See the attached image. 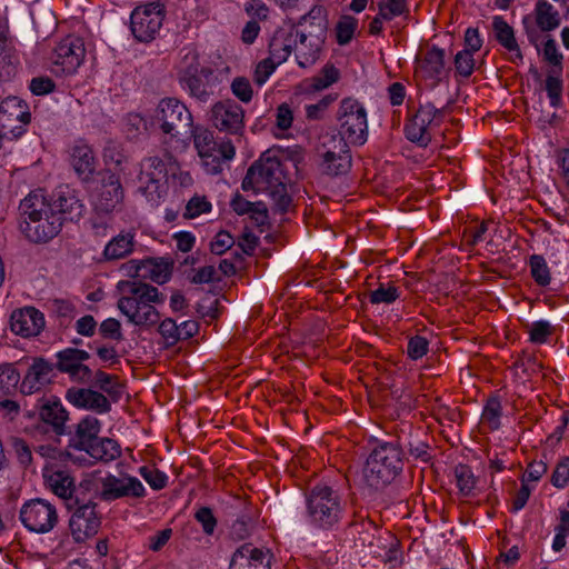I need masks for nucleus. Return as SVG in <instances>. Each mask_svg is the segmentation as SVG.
Listing matches in <instances>:
<instances>
[{
	"label": "nucleus",
	"instance_id": "1",
	"mask_svg": "<svg viewBox=\"0 0 569 569\" xmlns=\"http://www.w3.org/2000/svg\"><path fill=\"white\" fill-rule=\"evenodd\" d=\"M151 128L176 142H211L212 132L202 124H194L187 106L176 98L161 99L154 110Z\"/></svg>",
	"mask_w": 569,
	"mask_h": 569
},
{
	"label": "nucleus",
	"instance_id": "2",
	"mask_svg": "<svg viewBox=\"0 0 569 569\" xmlns=\"http://www.w3.org/2000/svg\"><path fill=\"white\" fill-rule=\"evenodd\" d=\"M271 150L264 152L247 171L241 187L244 191H252L254 194H267L278 208L286 212L291 204V197L288 193L287 177L281 162L268 156Z\"/></svg>",
	"mask_w": 569,
	"mask_h": 569
},
{
	"label": "nucleus",
	"instance_id": "3",
	"mask_svg": "<svg viewBox=\"0 0 569 569\" xmlns=\"http://www.w3.org/2000/svg\"><path fill=\"white\" fill-rule=\"evenodd\" d=\"M346 506L338 490L327 485H317L306 496L303 522L312 531L337 530L345 518Z\"/></svg>",
	"mask_w": 569,
	"mask_h": 569
},
{
	"label": "nucleus",
	"instance_id": "4",
	"mask_svg": "<svg viewBox=\"0 0 569 569\" xmlns=\"http://www.w3.org/2000/svg\"><path fill=\"white\" fill-rule=\"evenodd\" d=\"M403 470V451L399 442L380 441L370 451L361 471L363 486L370 492L383 490Z\"/></svg>",
	"mask_w": 569,
	"mask_h": 569
},
{
	"label": "nucleus",
	"instance_id": "5",
	"mask_svg": "<svg viewBox=\"0 0 569 569\" xmlns=\"http://www.w3.org/2000/svg\"><path fill=\"white\" fill-rule=\"evenodd\" d=\"M19 208L24 218L21 231L30 241L47 242L60 232V216L50 206L42 189L31 191L21 200Z\"/></svg>",
	"mask_w": 569,
	"mask_h": 569
},
{
	"label": "nucleus",
	"instance_id": "6",
	"mask_svg": "<svg viewBox=\"0 0 569 569\" xmlns=\"http://www.w3.org/2000/svg\"><path fill=\"white\" fill-rule=\"evenodd\" d=\"M117 288L124 292L118 300L120 312L134 326H152L160 315L154 305L163 303L166 297L158 288L141 281H119Z\"/></svg>",
	"mask_w": 569,
	"mask_h": 569
},
{
	"label": "nucleus",
	"instance_id": "7",
	"mask_svg": "<svg viewBox=\"0 0 569 569\" xmlns=\"http://www.w3.org/2000/svg\"><path fill=\"white\" fill-rule=\"evenodd\" d=\"M339 137L342 142H367L368 112L362 102L352 97L343 98L337 110Z\"/></svg>",
	"mask_w": 569,
	"mask_h": 569
},
{
	"label": "nucleus",
	"instance_id": "8",
	"mask_svg": "<svg viewBox=\"0 0 569 569\" xmlns=\"http://www.w3.org/2000/svg\"><path fill=\"white\" fill-rule=\"evenodd\" d=\"M168 171L159 157H149L140 162L138 190L152 207H158L167 194Z\"/></svg>",
	"mask_w": 569,
	"mask_h": 569
},
{
	"label": "nucleus",
	"instance_id": "9",
	"mask_svg": "<svg viewBox=\"0 0 569 569\" xmlns=\"http://www.w3.org/2000/svg\"><path fill=\"white\" fill-rule=\"evenodd\" d=\"M166 16L161 1H151L137 7L131 13V32L141 42H149L159 33Z\"/></svg>",
	"mask_w": 569,
	"mask_h": 569
},
{
	"label": "nucleus",
	"instance_id": "10",
	"mask_svg": "<svg viewBox=\"0 0 569 569\" xmlns=\"http://www.w3.org/2000/svg\"><path fill=\"white\" fill-rule=\"evenodd\" d=\"M19 518L23 527L34 533L50 532L58 522L56 507L40 498L26 501L20 508Z\"/></svg>",
	"mask_w": 569,
	"mask_h": 569
},
{
	"label": "nucleus",
	"instance_id": "11",
	"mask_svg": "<svg viewBox=\"0 0 569 569\" xmlns=\"http://www.w3.org/2000/svg\"><path fill=\"white\" fill-rule=\"evenodd\" d=\"M99 496L102 501H114L123 498L141 499L147 496V489L143 483L134 476L122 473L116 476L107 472L100 479Z\"/></svg>",
	"mask_w": 569,
	"mask_h": 569
},
{
	"label": "nucleus",
	"instance_id": "12",
	"mask_svg": "<svg viewBox=\"0 0 569 569\" xmlns=\"http://www.w3.org/2000/svg\"><path fill=\"white\" fill-rule=\"evenodd\" d=\"M86 46L81 37L69 34L62 38L54 48L52 63L54 72L61 74H73L83 63Z\"/></svg>",
	"mask_w": 569,
	"mask_h": 569
},
{
	"label": "nucleus",
	"instance_id": "13",
	"mask_svg": "<svg viewBox=\"0 0 569 569\" xmlns=\"http://www.w3.org/2000/svg\"><path fill=\"white\" fill-rule=\"evenodd\" d=\"M101 525L94 502L79 505L71 515L69 527L76 542H84L97 535Z\"/></svg>",
	"mask_w": 569,
	"mask_h": 569
},
{
	"label": "nucleus",
	"instance_id": "14",
	"mask_svg": "<svg viewBox=\"0 0 569 569\" xmlns=\"http://www.w3.org/2000/svg\"><path fill=\"white\" fill-rule=\"evenodd\" d=\"M101 422L93 416H86L77 425L74 433L69 439L67 455L71 461H84L82 451L99 439Z\"/></svg>",
	"mask_w": 569,
	"mask_h": 569
},
{
	"label": "nucleus",
	"instance_id": "15",
	"mask_svg": "<svg viewBox=\"0 0 569 569\" xmlns=\"http://www.w3.org/2000/svg\"><path fill=\"white\" fill-rule=\"evenodd\" d=\"M124 199V191L120 179L109 173L102 179L101 186L93 197V211L113 213L118 211Z\"/></svg>",
	"mask_w": 569,
	"mask_h": 569
},
{
	"label": "nucleus",
	"instance_id": "16",
	"mask_svg": "<svg viewBox=\"0 0 569 569\" xmlns=\"http://www.w3.org/2000/svg\"><path fill=\"white\" fill-rule=\"evenodd\" d=\"M211 121L220 131L237 133L243 127V110L232 101H219L211 108Z\"/></svg>",
	"mask_w": 569,
	"mask_h": 569
},
{
	"label": "nucleus",
	"instance_id": "17",
	"mask_svg": "<svg viewBox=\"0 0 569 569\" xmlns=\"http://www.w3.org/2000/svg\"><path fill=\"white\" fill-rule=\"evenodd\" d=\"M440 114V110L431 103H426L419 108L417 113L406 126V136L410 142L430 141L429 130Z\"/></svg>",
	"mask_w": 569,
	"mask_h": 569
},
{
	"label": "nucleus",
	"instance_id": "18",
	"mask_svg": "<svg viewBox=\"0 0 569 569\" xmlns=\"http://www.w3.org/2000/svg\"><path fill=\"white\" fill-rule=\"evenodd\" d=\"M201 159L202 167L208 174L222 171V166L233 159L234 144H194Z\"/></svg>",
	"mask_w": 569,
	"mask_h": 569
},
{
	"label": "nucleus",
	"instance_id": "19",
	"mask_svg": "<svg viewBox=\"0 0 569 569\" xmlns=\"http://www.w3.org/2000/svg\"><path fill=\"white\" fill-rule=\"evenodd\" d=\"M323 42L325 36L322 32L319 34L305 33L298 29V37L293 44L298 66L308 68L315 64L320 57Z\"/></svg>",
	"mask_w": 569,
	"mask_h": 569
},
{
	"label": "nucleus",
	"instance_id": "20",
	"mask_svg": "<svg viewBox=\"0 0 569 569\" xmlns=\"http://www.w3.org/2000/svg\"><path fill=\"white\" fill-rule=\"evenodd\" d=\"M11 330L21 337H33L44 327V317L34 307L14 310L10 318Z\"/></svg>",
	"mask_w": 569,
	"mask_h": 569
},
{
	"label": "nucleus",
	"instance_id": "21",
	"mask_svg": "<svg viewBox=\"0 0 569 569\" xmlns=\"http://www.w3.org/2000/svg\"><path fill=\"white\" fill-rule=\"evenodd\" d=\"M67 400L79 409L91 410L103 415L111 410V403L108 398L92 389L71 388L66 393Z\"/></svg>",
	"mask_w": 569,
	"mask_h": 569
},
{
	"label": "nucleus",
	"instance_id": "22",
	"mask_svg": "<svg viewBox=\"0 0 569 569\" xmlns=\"http://www.w3.org/2000/svg\"><path fill=\"white\" fill-rule=\"evenodd\" d=\"M50 206L56 210L60 216V221L63 224V221H77L79 220L84 212V204L79 199L77 193L69 189H60L52 199H49Z\"/></svg>",
	"mask_w": 569,
	"mask_h": 569
},
{
	"label": "nucleus",
	"instance_id": "23",
	"mask_svg": "<svg viewBox=\"0 0 569 569\" xmlns=\"http://www.w3.org/2000/svg\"><path fill=\"white\" fill-rule=\"evenodd\" d=\"M121 446L111 438H99L82 451L84 461H77L80 465H94L96 462L110 463L121 456Z\"/></svg>",
	"mask_w": 569,
	"mask_h": 569
},
{
	"label": "nucleus",
	"instance_id": "24",
	"mask_svg": "<svg viewBox=\"0 0 569 569\" xmlns=\"http://www.w3.org/2000/svg\"><path fill=\"white\" fill-rule=\"evenodd\" d=\"M352 154L349 144H333L322 156L320 168L327 176L337 177L349 172Z\"/></svg>",
	"mask_w": 569,
	"mask_h": 569
},
{
	"label": "nucleus",
	"instance_id": "25",
	"mask_svg": "<svg viewBox=\"0 0 569 569\" xmlns=\"http://www.w3.org/2000/svg\"><path fill=\"white\" fill-rule=\"evenodd\" d=\"M46 486L59 498L70 499L74 492V478L70 471L48 463L42 471Z\"/></svg>",
	"mask_w": 569,
	"mask_h": 569
},
{
	"label": "nucleus",
	"instance_id": "26",
	"mask_svg": "<svg viewBox=\"0 0 569 569\" xmlns=\"http://www.w3.org/2000/svg\"><path fill=\"white\" fill-rule=\"evenodd\" d=\"M53 366L43 358H37L29 367L24 378L22 379L20 390L24 395H32L40 391L50 382Z\"/></svg>",
	"mask_w": 569,
	"mask_h": 569
},
{
	"label": "nucleus",
	"instance_id": "27",
	"mask_svg": "<svg viewBox=\"0 0 569 569\" xmlns=\"http://www.w3.org/2000/svg\"><path fill=\"white\" fill-rule=\"evenodd\" d=\"M297 37L298 28L295 26L279 28L270 40L268 58L278 64L287 61L293 50Z\"/></svg>",
	"mask_w": 569,
	"mask_h": 569
},
{
	"label": "nucleus",
	"instance_id": "28",
	"mask_svg": "<svg viewBox=\"0 0 569 569\" xmlns=\"http://www.w3.org/2000/svg\"><path fill=\"white\" fill-rule=\"evenodd\" d=\"M229 569H270L268 552L246 543L233 553Z\"/></svg>",
	"mask_w": 569,
	"mask_h": 569
},
{
	"label": "nucleus",
	"instance_id": "29",
	"mask_svg": "<svg viewBox=\"0 0 569 569\" xmlns=\"http://www.w3.org/2000/svg\"><path fill=\"white\" fill-rule=\"evenodd\" d=\"M419 71L426 79L440 80L445 73V50L436 46L427 50L419 62Z\"/></svg>",
	"mask_w": 569,
	"mask_h": 569
},
{
	"label": "nucleus",
	"instance_id": "30",
	"mask_svg": "<svg viewBox=\"0 0 569 569\" xmlns=\"http://www.w3.org/2000/svg\"><path fill=\"white\" fill-rule=\"evenodd\" d=\"M71 163L82 180H88L96 170V158L89 144H76L71 154Z\"/></svg>",
	"mask_w": 569,
	"mask_h": 569
},
{
	"label": "nucleus",
	"instance_id": "31",
	"mask_svg": "<svg viewBox=\"0 0 569 569\" xmlns=\"http://www.w3.org/2000/svg\"><path fill=\"white\" fill-rule=\"evenodd\" d=\"M41 420L50 425L58 435L63 433L68 420V412L59 400L47 401L40 408Z\"/></svg>",
	"mask_w": 569,
	"mask_h": 569
},
{
	"label": "nucleus",
	"instance_id": "32",
	"mask_svg": "<svg viewBox=\"0 0 569 569\" xmlns=\"http://www.w3.org/2000/svg\"><path fill=\"white\" fill-rule=\"evenodd\" d=\"M180 83L189 94L201 102H207L210 98V90L207 83L197 74V68H188L180 76Z\"/></svg>",
	"mask_w": 569,
	"mask_h": 569
},
{
	"label": "nucleus",
	"instance_id": "33",
	"mask_svg": "<svg viewBox=\"0 0 569 569\" xmlns=\"http://www.w3.org/2000/svg\"><path fill=\"white\" fill-rule=\"evenodd\" d=\"M133 246L134 234L131 232H121L106 244L103 256L107 260L122 259L132 252Z\"/></svg>",
	"mask_w": 569,
	"mask_h": 569
},
{
	"label": "nucleus",
	"instance_id": "34",
	"mask_svg": "<svg viewBox=\"0 0 569 569\" xmlns=\"http://www.w3.org/2000/svg\"><path fill=\"white\" fill-rule=\"evenodd\" d=\"M230 206L239 216L249 214L257 224H262L268 218L267 209L262 202H251L239 193L232 198Z\"/></svg>",
	"mask_w": 569,
	"mask_h": 569
},
{
	"label": "nucleus",
	"instance_id": "35",
	"mask_svg": "<svg viewBox=\"0 0 569 569\" xmlns=\"http://www.w3.org/2000/svg\"><path fill=\"white\" fill-rule=\"evenodd\" d=\"M493 31L498 42L508 51L516 53L518 59H522L520 48L515 38L513 29L502 17H495L492 21Z\"/></svg>",
	"mask_w": 569,
	"mask_h": 569
},
{
	"label": "nucleus",
	"instance_id": "36",
	"mask_svg": "<svg viewBox=\"0 0 569 569\" xmlns=\"http://www.w3.org/2000/svg\"><path fill=\"white\" fill-rule=\"evenodd\" d=\"M537 26L542 31H551L560 26V14L547 0H538L535 8Z\"/></svg>",
	"mask_w": 569,
	"mask_h": 569
},
{
	"label": "nucleus",
	"instance_id": "37",
	"mask_svg": "<svg viewBox=\"0 0 569 569\" xmlns=\"http://www.w3.org/2000/svg\"><path fill=\"white\" fill-rule=\"evenodd\" d=\"M57 368L61 372L71 373L81 362L90 358L89 352L77 348H66L56 355Z\"/></svg>",
	"mask_w": 569,
	"mask_h": 569
},
{
	"label": "nucleus",
	"instance_id": "38",
	"mask_svg": "<svg viewBox=\"0 0 569 569\" xmlns=\"http://www.w3.org/2000/svg\"><path fill=\"white\" fill-rule=\"evenodd\" d=\"M340 79V71L330 63L321 69L320 73L309 80V92H319L337 83Z\"/></svg>",
	"mask_w": 569,
	"mask_h": 569
},
{
	"label": "nucleus",
	"instance_id": "39",
	"mask_svg": "<svg viewBox=\"0 0 569 569\" xmlns=\"http://www.w3.org/2000/svg\"><path fill=\"white\" fill-rule=\"evenodd\" d=\"M502 406L498 396H491L487 399L481 418L488 425L490 430L496 431L501 428Z\"/></svg>",
	"mask_w": 569,
	"mask_h": 569
},
{
	"label": "nucleus",
	"instance_id": "40",
	"mask_svg": "<svg viewBox=\"0 0 569 569\" xmlns=\"http://www.w3.org/2000/svg\"><path fill=\"white\" fill-rule=\"evenodd\" d=\"M400 298V290L392 282H381L369 292L371 305H391Z\"/></svg>",
	"mask_w": 569,
	"mask_h": 569
},
{
	"label": "nucleus",
	"instance_id": "41",
	"mask_svg": "<svg viewBox=\"0 0 569 569\" xmlns=\"http://www.w3.org/2000/svg\"><path fill=\"white\" fill-rule=\"evenodd\" d=\"M455 478L459 493L463 497H470L477 482L471 468L467 465H458L455 468Z\"/></svg>",
	"mask_w": 569,
	"mask_h": 569
},
{
	"label": "nucleus",
	"instance_id": "42",
	"mask_svg": "<svg viewBox=\"0 0 569 569\" xmlns=\"http://www.w3.org/2000/svg\"><path fill=\"white\" fill-rule=\"evenodd\" d=\"M530 273L535 282L540 287L550 284L551 274L546 259L541 254H532L529 258Z\"/></svg>",
	"mask_w": 569,
	"mask_h": 569
},
{
	"label": "nucleus",
	"instance_id": "43",
	"mask_svg": "<svg viewBox=\"0 0 569 569\" xmlns=\"http://www.w3.org/2000/svg\"><path fill=\"white\" fill-rule=\"evenodd\" d=\"M395 442H399L401 445V449L407 448L410 457L415 460H420L422 462H428L431 459V455L429 452V445L420 439H402V437H398Z\"/></svg>",
	"mask_w": 569,
	"mask_h": 569
},
{
	"label": "nucleus",
	"instance_id": "44",
	"mask_svg": "<svg viewBox=\"0 0 569 569\" xmlns=\"http://www.w3.org/2000/svg\"><path fill=\"white\" fill-rule=\"evenodd\" d=\"M20 380V375L11 363L0 366V397L13 391Z\"/></svg>",
	"mask_w": 569,
	"mask_h": 569
},
{
	"label": "nucleus",
	"instance_id": "45",
	"mask_svg": "<svg viewBox=\"0 0 569 569\" xmlns=\"http://www.w3.org/2000/svg\"><path fill=\"white\" fill-rule=\"evenodd\" d=\"M337 100V94H326L317 103L306 104L305 111L308 120L320 121L326 118L329 107Z\"/></svg>",
	"mask_w": 569,
	"mask_h": 569
},
{
	"label": "nucleus",
	"instance_id": "46",
	"mask_svg": "<svg viewBox=\"0 0 569 569\" xmlns=\"http://www.w3.org/2000/svg\"><path fill=\"white\" fill-rule=\"evenodd\" d=\"M293 122V112L289 104L281 103L276 111V126L281 133H276L278 139H290L291 134L287 133Z\"/></svg>",
	"mask_w": 569,
	"mask_h": 569
},
{
	"label": "nucleus",
	"instance_id": "47",
	"mask_svg": "<svg viewBox=\"0 0 569 569\" xmlns=\"http://www.w3.org/2000/svg\"><path fill=\"white\" fill-rule=\"evenodd\" d=\"M358 21L351 16H343L337 23L336 37L337 42L341 46L349 43L356 32Z\"/></svg>",
	"mask_w": 569,
	"mask_h": 569
},
{
	"label": "nucleus",
	"instance_id": "48",
	"mask_svg": "<svg viewBox=\"0 0 569 569\" xmlns=\"http://www.w3.org/2000/svg\"><path fill=\"white\" fill-rule=\"evenodd\" d=\"M139 475L153 490H161L168 485L167 473L157 468L142 466L139 468Z\"/></svg>",
	"mask_w": 569,
	"mask_h": 569
},
{
	"label": "nucleus",
	"instance_id": "49",
	"mask_svg": "<svg viewBox=\"0 0 569 569\" xmlns=\"http://www.w3.org/2000/svg\"><path fill=\"white\" fill-rule=\"evenodd\" d=\"M529 341L536 345H543L552 333L551 323L548 320L533 321L528 329Z\"/></svg>",
	"mask_w": 569,
	"mask_h": 569
},
{
	"label": "nucleus",
	"instance_id": "50",
	"mask_svg": "<svg viewBox=\"0 0 569 569\" xmlns=\"http://www.w3.org/2000/svg\"><path fill=\"white\" fill-rule=\"evenodd\" d=\"M112 213H102L93 211V214L89 219V228L91 232L97 237H106L111 228Z\"/></svg>",
	"mask_w": 569,
	"mask_h": 569
},
{
	"label": "nucleus",
	"instance_id": "51",
	"mask_svg": "<svg viewBox=\"0 0 569 569\" xmlns=\"http://www.w3.org/2000/svg\"><path fill=\"white\" fill-rule=\"evenodd\" d=\"M94 383L103 392L108 393L112 398H118L121 393V386L116 382L114 376L109 375L104 371H97L94 375Z\"/></svg>",
	"mask_w": 569,
	"mask_h": 569
},
{
	"label": "nucleus",
	"instance_id": "52",
	"mask_svg": "<svg viewBox=\"0 0 569 569\" xmlns=\"http://www.w3.org/2000/svg\"><path fill=\"white\" fill-rule=\"evenodd\" d=\"M18 59L6 41L0 39V77H10L16 71Z\"/></svg>",
	"mask_w": 569,
	"mask_h": 569
},
{
	"label": "nucleus",
	"instance_id": "53",
	"mask_svg": "<svg viewBox=\"0 0 569 569\" xmlns=\"http://www.w3.org/2000/svg\"><path fill=\"white\" fill-rule=\"evenodd\" d=\"M551 485L557 489H565L569 483V457H562L557 462L550 478Z\"/></svg>",
	"mask_w": 569,
	"mask_h": 569
},
{
	"label": "nucleus",
	"instance_id": "54",
	"mask_svg": "<svg viewBox=\"0 0 569 569\" xmlns=\"http://www.w3.org/2000/svg\"><path fill=\"white\" fill-rule=\"evenodd\" d=\"M455 68L459 76L468 78L475 69L473 53L469 49L459 51L455 57Z\"/></svg>",
	"mask_w": 569,
	"mask_h": 569
},
{
	"label": "nucleus",
	"instance_id": "55",
	"mask_svg": "<svg viewBox=\"0 0 569 569\" xmlns=\"http://www.w3.org/2000/svg\"><path fill=\"white\" fill-rule=\"evenodd\" d=\"M429 351V340L426 337L416 335L408 340L407 355L408 357L417 361L423 358Z\"/></svg>",
	"mask_w": 569,
	"mask_h": 569
},
{
	"label": "nucleus",
	"instance_id": "56",
	"mask_svg": "<svg viewBox=\"0 0 569 569\" xmlns=\"http://www.w3.org/2000/svg\"><path fill=\"white\" fill-rule=\"evenodd\" d=\"M545 90L550 100V106L558 108L561 104L562 80L557 76L549 74L546 78Z\"/></svg>",
	"mask_w": 569,
	"mask_h": 569
},
{
	"label": "nucleus",
	"instance_id": "57",
	"mask_svg": "<svg viewBox=\"0 0 569 569\" xmlns=\"http://www.w3.org/2000/svg\"><path fill=\"white\" fill-rule=\"evenodd\" d=\"M231 92L241 102L248 103L253 96V89L250 81L244 77H237L231 82Z\"/></svg>",
	"mask_w": 569,
	"mask_h": 569
},
{
	"label": "nucleus",
	"instance_id": "58",
	"mask_svg": "<svg viewBox=\"0 0 569 569\" xmlns=\"http://www.w3.org/2000/svg\"><path fill=\"white\" fill-rule=\"evenodd\" d=\"M212 206L206 197L194 196L186 204L184 216L187 218H197L202 213L210 212Z\"/></svg>",
	"mask_w": 569,
	"mask_h": 569
},
{
	"label": "nucleus",
	"instance_id": "59",
	"mask_svg": "<svg viewBox=\"0 0 569 569\" xmlns=\"http://www.w3.org/2000/svg\"><path fill=\"white\" fill-rule=\"evenodd\" d=\"M194 519L201 525L202 531L207 536L213 535L217 527V518L214 517L211 508L209 507H200L194 512Z\"/></svg>",
	"mask_w": 569,
	"mask_h": 569
},
{
	"label": "nucleus",
	"instance_id": "60",
	"mask_svg": "<svg viewBox=\"0 0 569 569\" xmlns=\"http://www.w3.org/2000/svg\"><path fill=\"white\" fill-rule=\"evenodd\" d=\"M234 244L233 237L224 230L219 231L210 243V250L217 256L227 252Z\"/></svg>",
	"mask_w": 569,
	"mask_h": 569
},
{
	"label": "nucleus",
	"instance_id": "61",
	"mask_svg": "<svg viewBox=\"0 0 569 569\" xmlns=\"http://www.w3.org/2000/svg\"><path fill=\"white\" fill-rule=\"evenodd\" d=\"M406 10L405 0H387V2L379 4L380 16L390 21L396 17L401 16Z\"/></svg>",
	"mask_w": 569,
	"mask_h": 569
},
{
	"label": "nucleus",
	"instance_id": "62",
	"mask_svg": "<svg viewBox=\"0 0 569 569\" xmlns=\"http://www.w3.org/2000/svg\"><path fill=\"white\" fill-rule=\"evenodd\" d=\"M99 332L104 339L120 341L123 338L120 321L116 318L103 320L99 327Z\"/></svg>",
	"mask_w": 569,
	"mask_h": 569
},
{
	"label": "nucleus",
	"instance_id": "63",
	"mask_svg": "<svg viewBox=\"0 0 569 569\" xmlns=\"http://www.w3.org/2000/svg\"><path fill=\"white\" fill-rule=\"evenodd\" d=\"M159 333L169 346H172L180 340L178 325L171 318H167L160 322Z\"/></svg>",
	"mask_w": 569,
	"mask_h": 569
},
{
	"label": "nucleus",
	"instance_id": "64",
	"mask_svg": "<svg viewBox=\"0 0 569 569\" xmlns=\"http://www.w3.org/2000/svg\"><path fill=\"white\" fill-rule=\"evenodd\" d=\"M548 471V465L542 460H535L527 466L526 472L521 478V482H538Z\"/></svg>",
	"mask_w": 569,
	"mask_h": 569
}]
</instances>
